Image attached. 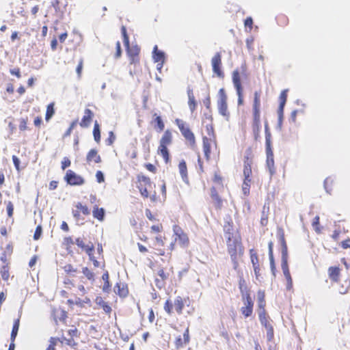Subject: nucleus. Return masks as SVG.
I'll return each instance as SVG.
<instances>
[{"instance_id":"obj_1","label":"nucleus","mask_w":350,"mask_h":350,"mask_svg":"<svg viewBox=\"0 0 350 350\" xmlns=\"http://www.w3.org/2000/svg\"><path fill=\"white\" fill-rule=\"evenodd\" d=\"M223 230L226 240V251L230 256L233 269L239 271V262L245 252L241 233L239 230L234 228V223L230 218L225 221Z\"/></svg>"},{"instance_id":"obj_2","label":"nucleus","mask_w":350,"mask_h":350,"mask_svg":"<svg viewBox=\"0 0 350 350\" xmlns=\"http://www.w3.org/2000/svg\"><path fill=\"white\" fill-rule=\"evenodd\" d=\"M254 163V154L252 148L249 147L245 150L243 157V179L241 185V191L243 194L247 197L250 193V188L252 183V165Z\"/></svg>"},{"instance_id":"obj_3","label":"nucleus","mask_w":350,"mask_h":350,"mask_svg":"<svg viewBox=\"0 0 350 350\" xmlns=\"http://www.w3.org/2000/svg\"><path fill=\"white\" fill-rule=\"evenodd\" d=\"M64 271L68 275V278L64 280V284L66 288L72 289L73 287H77L78 290L81 293V295L86 293V290L83 286V277L79 278H74L75 273L77 272V269L75 268L72 265L67 264L63 267Z\"/></svg>"},{"instance_id":"obj_4","label":"nucleus","mask_w":350,"mask_h":350,"mask_svg":"<svg viewBox=\"0 0 350 350\" xmlns=\"http://www.w3.org/2000/svg\"><path fill=\"white\" fill-rule=\"evenodd\" d=\"M121 33L123 38V42L126 49L129 63L135 66L139 64L140 48L137 46H130L129 37L127 34L126 28L122 25L121 27Z\"/></svg>"},{"instance_id":"obj_5","label":"nucleus","mask_w":350,"mask_h":350,"mask_svg":"<svg viewBox=\"0 0 350 350\" xmlns=\"http://www.w3.org/2000/svg\"><path fill=\"white\" fill-rule=\"evenodd\" d=\"M175 124L184 137L186 144L190 148L196 149L197 148L196 138L189 124L181 119H176Z\"/></svg>"},{"instance_id":"obj_6","label":"nucleus","mask_w":350,"mask_h":350,"mask_svg":"<svg viewBox=\"0 0 350 350\" xmlns=\"http://www.w3.org/2000/svg\"><path fill=\"white\" fill-rule=\"evenodd\" d=\"M154 271L156 273L154 284L159 289L165 288L166 282L174 275V267L172 265L165 267H158Z\"/></svg>"},{"instance_id":"obj_7","label":"nucleus","mask_w":350,"mask_h":350,"mask_svg":"<svg viewBox=\"0 0 350 350\" xmlns=\"http://www.w3.org/2000/svg\"><path fill=\"white\" fill-rule=\"evenodd\" d=\"M172 133L170 129H167L164 131L161 138L159 140L157 153L163 157L165 163H167L170 161V152L167 149V146L172 144Z\"/></svg>"},{"instance_id":"obj_8","label":"nucleus","mask_w":350,"mask_h":350,"mask_svg":"<svg viewBox=\"0 0 350 350\" xmlns=\"http://www.w3.org/2000/svg\"><path fill=\"white\" fill-rule=\"evenodd\" d=\"M277 235L282 246V269L285 278L291 276L287 265L288 247L285 240L284 232L282 228L278 229Z\"/></svg>"},{"instance_id":"obj_9","label":"nucleus","mask_w":350,"mask_h":350,"mask_svg":"<svg viewBox=\"0 0 350 350\" xmlns=\"http://www.w3.org/2000/svg\"><path fill=\"white\" fill-rule=\"evenodd\" d=\"M219 98L217 100V107L219 113L224 117L229 118L230 112L228 110L227 95L224 88L219 89L218 92Z\"/></svg>"},{"instance_id":"obj_10","label":"nucleus","mask_w":350,"mask_h":350,"mask_svg":"<svg viewBox=\"0 0 350 350\" xmlns=\"http://www.w3.org/2000/svg\"><path fill=\"white\" fill-rule=\"evenodd\" d=\"M232 79L234 86L235 88L237 94L238 96V105H243V90L241 85V80L240 73L238 70L232 72Z\"/></svg>"},{"instance_id":"obj_11","label":"nucleus","mask_w":350,"mask_h":350,"mask_svg":"<svg viewBox=\"0 0 350 350\" xmlns=\"http://www.w3.org/2000/svg\"><path fill=\"white\" fill-rule=\"evenodd\" d=\"M242 300L244 306L240 309L245 318L250 317L253 313L254 301L249 293L242 294Z\"/></svg>"},{"instance_id":"obj_12","label":"nucleus","mask_w":350,"mask_h":350,"mask_svg":"<svg viewBox=\"0 0 350 350\" xmlns=\"http://www.w3.org/2000/svg\"><path fill=\"white\" fill-rule=\"evenodd\" d=\"M152 183L150 178L148 176L142 175L137 177V188L139 190L141 195L144 198L149 197L148 189L151 187Z\"/></svg>"},{"instance_id":"obj_13","label":"nucleus","mask_w":350,"mask_h":350,"mask_svg":"<svg viewBox=\"0 0 350 350\" xmlns=\"http://www.w3.org/2000/svg\"><path fill=\"white\" fill-rule=\"evenodd\" d=\"M64 180L67 184L72 186H80L85 183L84 178L71 170L66 171Z\"/></svg>"},{"instance_id":"obj_14","label":"nucleus","mask_w":350,"mask_h":350,"mask_svg":"<svg viewBox=\"0 0 350 350\" xmlns=\"http://www.w3.org/2000/svg\"><path fill=\"white\" fill-rule=\"evenodd\" d=\"M173 230L175 235V241H178V244L183 247H187L189 244V239L187 234L178 226H174Z\"/></svg>"},{"instance_id":"obj_15","label":"nucleus","mask_w":350,"mask_h":350,"mask_svg":"<svg viewBox=\"0 0 350 350\" xmlns=\"http://www.w3.org/2000/svg\"><path fill=\"white\" fill-rule=\"evenodd\" d=\"M165 237L161 235L155 237L154 243L152 246L150 247L152 250V253L156 256H164L165 254V250L163 248L165 245Z\"/></svg>"},{"instance_id":"obj_16","label":"nucleus","mask_w":350,"mask_h":350,"mask_svg":"<svg viewBox=\"0 0 350 350\" xmlns=\"http://www.w3.org/2000/svg\"><path fill=\"white\" fill-rule=\"evenodd\" d=\"M213 146L217 148V139L213 137H202V147L204 157L207 161L211 158V148Z\"/></svg>"},{"instance_id":"obj_17","label":"nucleus","mask_w":350,"mask_h":350,"mask_svg":"<svg viewBox=\"0 0 350 350\" xmlns=\"http://www.w3.org/2000/svg\"><path fill=\"white\" fill-rule=\"evenodd\" d=\"M211 64L213 72L219 78H223L224 74L221 70V55L219 52L216 53L211 59Z\"/></svg>"},{"instance_id":"obj_18","label":"nucleus","mask_w":350,"mask_h":350,"mask_svg":"<svg viewBox=\"0 0 350 350\" xmlns=\"http://www.w3.org/2000/svg\"><path fill=\"white\" fill-rule=\"evenodd\" d=\"M90 202L94 204L93 210H92V215L93 217L98 220L99 221H103L105 219V211L103 208H99L96 202H98L96 196L95 195H90Z\"/></svg>"},{"instance_id":"obj_19","label":"nucleus","mask_w":350,"mask_h":350,"mask_svg":"<svg viewBox=\"0 0 350 350\" xmlns=\"http://www.w3.org/2000/svg\"><path fill=\"white\" fill-rule=\"evenodd\" d=\"M190 342V335H189V325L186 327L184 330L183 336H178L175 338L174 340V346L176 349H180L189 344Z\"/></svg>"},{"instance_id":"obj_20","label":"nucleus","mask_w":350,"mask_h":350,"mask_svg":"<svg viewBox=\"0 0 350 350\" xmlns=\"http://www.w3.org/2000/svg\"><path fill=\"white\" fill-rule=\"evenodd\" d=\"M250 257L256 278L258 280L260 275L259 259L256 252L254 249L250 250Z\"/></svg>"},{"instance_id":"obj_21","label":"nucleus","mask_w":350,"mask_h":350,"mask_svg":"<svg viewBox=\"0 0 350 350\" xmlns=\"http://www.w3.org/2000/svg\"><path fill=\"white\" fill-rule=\"evenodd\" d=\"M75 208L76 209L72 210V215L77 221L81 219V213L85 216L90 214V211L88 207L81 202L77 203Z\"/></svg>"},{"instance_id":"obj_22","label":"nucleus","mask_w":350,"mask_h":350,"mask_svg":"<svg viewBox=\"0 0 350 350\" xmlns=\"http://www.w3.org/2000/svg\"><path fill=\"white\" fill-rule=\"evenodd\" d=\"M260 91H255L252 104V116L260 117Z\"/></svg>"},{"instance_id":"obj_23","label":"nucleus","mask_w":350,"mask_h":350,"mask_svg":"<svg viewBox=\"0 0 350 350\" xmlns=\"http://www.w3.org/2000/svg\"><path fill=\"white\" fill-rule=\"evenodd\" d=\"M75 243L79 247L81 248L86 252L90 260H92V252L94 250V246L93 243H90V244L85 245L83 240L80 237L75 239Z\"/></svg>"},{"instance_id":"obj_24","label":"nucleus","mask_w":350,"mask_h":350,"mask_svg":"<svg viewBox=\"0 0 350 350\" xmlns=\"http://www.w3.org/2000/svg\"><path fill=\"white\" fill-rule=\"evenodd\" d=\"M189 301V297H183L181 296H177L174 301V307L178 314H181L183 313V310L185 308V305Z\"/></svg>"},{"instance_id":"obj_25","label":"nucleus","mask_w":350,"mask_h":350,"mask_svg":"<svg viewBox=\"0 0 350 350\" xmlns=\"http://www.w3.org/2000/svg\"><path fill=\"white\" fill-rule=\"evenodd\" d=\"M94 118V113L90 110V109H85L84 111V115L79 122V125L82 128H87L88 127Z\"/></svg>"},{"instance_id":"obj_26","label":"nucleus","mask_w":350,"mask_h":350,"mask_svg":"<svg viewBox=\"0 0 350 350\" xmlns=\"http://www.w3.org/2000/svg\"><path fill=\"white\" fill-rule=\"evenodd\" d=\"M151 124L153 126L154 130L158 133H161L164 130L165 124L161 117L156 113L153 114V119L151 121Z\"/></svg>"},{"instance_id":"obj_27","label":"nucleus","mask_w":350,"mask_h":350,"mask_svg":"<svg viewBox=\"0 0 350 350\" xmlns=\"http://www.w3.org/2000/svg\"><path fill=\"white\" fill-rule=\"evenodd\" d=\"M340 269L338 266H332L328 268L327 273L329 278L333 282H338L340 277Z\"/></svg>"},{"instance_id":"obj_28","label":"nucleus","mask_w":350,"mask_h":350,"mask_svg":"<svg viewBox=\"0 0 350 350\" xmlns=\"http://www.w3.org/2000/svg\"><path fill=\"white\" fill-rule=\"evenodd\" d=\"M211 197L213 200L215 208L221 209L223 205V201L215 187H212L211 188Z\"/></svg>"},{"instance_id":"obj_29","label":"nucleus","mask_w":350,"mask_h":350,"mask_svg":"<svg viewBox=\"0 0 350 350\" xmlns=\"http://www.w3.org/2000/svg\"><path fill=\"white\" fill-rule=\"evenodd\" d=\"M51 5L53 8H54L56 14L62 17L65 11L66 8L67 6V2L66 1L64 3H62L59 0H53L51 2Z\"/></svg>"},{"instance_id":"obj_30","label":"nucleus","mask_w":350,"mask_h":350,"mask_svg":"<svg viewBox=\"0 0 350 350\" xmlns=\"http://www.w3.org/2000/svg\"><path fill=\"white\" fill-rule=\"evenodd\" d=\"M67 304L69 306L72 307L76 305L81 308L84 307L85 304H88L89 306L91 305V300L89 297H85L84 299H81L80 298H76L75 300L69 299L67 300Z\"/></svg>"},{"instance_id":"obj_31","label":"nucleus","mask_w":350,"mask_h":350,"mask_svg":"<svg viewBox=\"0 0 350 350\" xmlns=\"http://www.w3.org/2000/svg\"><path fill=\"white\" fill-rule=\"evenodd\" d=\"M252 128L255 140H258L260 137V117L252 116Z\"/></svg>"},{"instance_id":"obj_32","label":"nucleus","mask_w":350,"mask_h":350,"mask_svg":"<svg viewBox=\"0 0 350 350\" xmlns=\"http://www.w3.org/2000/svg\"><path fill=\"white\" fill-rule=\"evenodd\" d=\"M258 317L261 324L269 329V331L271 332V335L272 336L273 332V327L269 323L265 309L258 310Z\"/></svg>"},{"instance_id":"obj_33","label":"nucleus","mask_w":350,"mask_h":350,"mask_svg":"<svg viewBox=\"0 0 350 350\" xmlns=\"http://www.w3.org/2000/svg\"><path fill=\"white\" fill-rule=\"evenodd\" d=\"M86 161L88 163H99L101 162V157L96 149H91L86 155Z\"/></svg>"},{"instance_id":"obj_34","label":"nucleus","mask_w":350,"mask_h":350,"mask_svg":"<svg viewBox=\"0 0 350 350\" xmlns=\"http://www.w3.org/2000/svg\"><path fill=\"white\" fill-rule=\"evenodd\" d=\"M116 293L121 297H126L129 294L127 285L123 282H117L115 285Z\"/></svg>"},{"instance_id":"obj_35","label":"nucleus","mask_w":350,"mask_h":350,"mask_svg":"<svg viewBox=\"0 0 350 350\" xmlns=\"http://www.w3.org/2000/svg\"><path fill=\"white\" fill-rule=\"evenodd\" d=\"M95 303L97 306L101 308L107 314H110L111 313V307L103 299L102 297L97 296L95 298Z\"/></svg>"},{"instance_id":"obj_36","label":"nucleus","mask_w":350,"mask_h":350,"mask_svg":"<svg viewBox=\"0 0 350 350\" xmlns=\"http://www.w3.org/2000/svg\"><path fill=\"white\" fill-rule=\"evenodd\" d=\"M152 57L154 62H158L161 65V66H163L165 62V54L163 52L158 50V47L157 45H155L154 47Z\"/></svg>"},{"instance_id":"obj_37","label":"nucleus","mask_w":350,"mask_h":350,"mask_svg":"<svg viewBox=\"0 0 350 350\" xmlns=\"http://www.w3.org/2000/svg\"><path fill=\"white\" fill-rule=\"evenodd\" d=\"M178 170L184 182L189 183L187 163L184 160L179 162Z\"/></svg>"},{"instance_id":"obj_38","label":"nucleus","mask_w":350,"mask_h":350,"mask_svg":"<svg viewBox=\"0 0 350 350\" xmlns=\"http://www.w3.org/2000/svg\"><path fill=\"white\" fill-rule=\"evenodd\" d=\"M269 213V206L265 204L262 209L260 224L262 226H266L268 224V217Z\"/></svg>"},{"instance_id":"obj_39","label":"nucleus","mask_w":350,"mask_h":350,"mask_svg":"<svg viewBox=\"0 0 350 350\" xmlns=\"http://www.w3.org/2000/svg\"><path fill=\"white\" fill-rule=\"evenodd\" d=\"M102 279L104 281V284L102 290L104 293H109L111 291V285L109 282V275L108 271H105L103 275Z\"/></svg>"},{"instance_id":"obj_40","label":"nucleus","mask_w":350,"mask_h":350,"mask_svg":"<svg viewBox=\"0 0 350 350\" xmlns=\"http://www.w3.org/2000/svg\"><path fill=\"white\" fill-rule=\"evenodd\" d=\"M257 295H258V306L259 310H265V306H266L265 291H258L257 293Z\"/></svg>"},{"instance_id":"obj_41","label":"nucleus","mask_w":350,"mask_h":350,"mask_svg":"<svg viewBox=\"0 0 350 350\" xmlns=\"http://www.w3.org/2000/svg\"><path fill=\"white\" fill-rule=\"evenodd\" d=\"M1 276L4 281H8L10 278V267L9 263L3 265L0 269Z\"/></svg>"},{"instance_id":"obj_42","label":"nucleus","mask_w":350,"mask_h":350,"mask_svg":"<svg viewBox=\"0 0 350 350\" xmlns=\"http://www.w3.org/2000/svg\"><path fill=\"white\" fill-rule=\"evenodd\" d=\"M93 135L95 142L99 143L100 142V129L97 121H95L94 124Z\"/></svg>"},{"instance_id":"obj_43","label":"nucleus","mask_w":350,"mask_h":350,"mask_svg":"<svg viewBox=\"0 0 350 350\" xmlns=\"http://www.w3.org/2000/svg\"><path fill=\"white\" fill-rule=\"evenodd\" d=\"M19 325H20V319H17L14 321L12 332H11V342H14L15 338L17 336L18 329H19Z\"/></svg>"},{"instance_id":"obj_44","label":"nucleus","mask_w":350,"mask_h":350,"mask_svg":"<svg viewBox=\"0 0 350 350\" xmlns=\"http://www.w3.org/2000/svg\"><path fill=\"white\" fill-rule=\"evenodd\" d=\"M75 243V241H74L71 237H64L62 244L67 251L70 252Z\"/></svg>"},{"instance_id":"obj_45","label":"nucleus","mask_w":350,"mask_h":350,"mask_svg":"<svg viewBox=\"0 0 350 350\" xmlns=\"http://www.w3.org/2000/svg\"><path fill=\"white\" fill-rule=\"evenodd\" d=\"M266 154L267 156H273V153L271 146V135L269 133L266 134L265 137Z\"/></svg>"},{"instance_id":"obj_46","label":"nucleus","mask_w":350,"mask_h":350,"mask_svg":"<svg viewBox=\"0 0 350 350\" xmlns=\"http://www.w3.org/2000/svg\"><path fill=\"white\" fill-rule=\"evenodd\" d=\"M276 21H277L278 24L282 27H284V26L287 25L288 23V17L283 14H278L276 16Z\"/></svg>"},{"instance_id":"obj_47","label":"nucleus","mask_w":350,"mask_h":350,"mask_svg":"<svg viewBox=\"0 0 350 350\" xmlns=\"http://www.w3.org/2000/svg\"><path fill=\"white\" fill-rule=\"evenodd\" d=\"M82 273H83V275L85 276V278L88 280L91 281L92 282H93L94 281L95 274L90 269H89L87 267H83Z\"/></svg>"},{"instance_id":"obj_48","label":"nucleus","mask_w":350,"mask_h":350,"mask_svg":"<svg viewBox=\"0 0 350 350\" xmlns=\"http://www.w3.org/2000/svg\"><path fill=\"white\" fill-rule=\"evenodd\" d=\"M267 165L269 168L271 175L275 174L273 156H267Z\"/></svg>"},{"instance_id":"obj_49","label":"nucleus","mask_w":350,"mask_h":350,"mask_svg":"<svg viewBox=\"0 0 350 350\" xmlns=\"http://www.w3.org/2000/svg\"><path fill=\"white\" fill-rule=\"evenodd\" d=\"M55 113L54 103H50L48 105L46 111L45 119L49 121Z\"/></svg>"},{"instance_id":"obj_50","label":"nucleus","mask_w":350,"mask_h":350,"mask_svg":"<svg viewBox=\"0 0 350 350\" xmlns=\"http://www.w3.org/2000/svg\"><path fill=\"white\" fill-rule=\"evenodd\" d=\"M334 180L332 178H327L324 181V187L326 191L329 193L332 191V186L334 185Z\"/></svg>"},{"instance_id":"obj_51","label":"nucleus","mask_w":350,"mask_h":350,"mask_svg":"<svg viewBox=\"0 0 350 350\" xmlns=\"http://www.w3.org/2000/svg\"><path fill=\"white\" fill-rule=\"evenodd\" d=\"M287 90H284L282 91V92L280 94V105L279 107H281V108H284V105L286 104V100H287Z\"/></svg>"},{"instance_id":"obj_52","label":"nucleus","mask_w":350,"mask_h":350,"mask_svg":"<svg viewBox=\"0 0 350 350\" xmlns=\"http://www.w3.org/2000/svg\"><path fill=\"white\" fill-rule=\"evenodd\" d=\"M163 230V226L162 224L158 223L155 225H152L150 227V232L153 234H159Z\"/></svg>"},{"instance_id":"obj_53","label":"nucleus","mask_w":350,"mask_h":350,"mask_svg":"<svg viewBox=\"0 0 350 350\" xmlns=\"http://www.w3.org/2000/svg\"><path fill=\"white\" fill-rule=\"evenodd\" d=\"M206 132L207 135L204 136L205 137L216 138L214 128L212 124H207L206 126Z\"/></svg>"},{"instance_id":"obj_54","label":"nucleus","mask_w":350,"mask_h":350,"mask_svg":"<svg viewBox=\"0 0 350 350\" xmlns=\"http://www.w3.org/2000/svg\"><path fill=\"white\" fill-rule=\"evenodd\" d=\"M312 226L317 233L321 232V230L320 228V218L319 216H316L313 219Z\"/></svg>"},{"instance_id":"obj_55","label":"nucleus","mask_w":350,"mask_h":350,"mask_svg":"<svg viewBox=\"0 0 350 350\" xmlns=\"http://www.w3.org/2000/svg\"><path fill=\"white\" fill-rule=\"evenodd\" d=\"M27 122H28V117L27 116L20 119V123H19V126H18L20 131H24L28 129Z\"/></svg>"},{"instance_id":"obj_56","label":"nucleus","mask_w":350,"mask_h":350,"mask_svg":"<svg viewBox=\"0 0 350 350\" xmlns=\"http://www.w3.org/2000/svg\"><path fill=\"white\" fill-rule=\"evenodd\" d=\"M174 304L170 299H167L164 304V310L168 314H172L173 312Z\"/></svg>"},{"instance_id":"obj_57","label":"nucleus","mask_w":350,"mask_h":350,"mask_svg":"<svg viewBox=\"0 0 350 350\" xmlns=\"http://www.w3.org/2000/svg\"><path fill=\"white\" fill-rule=\"evenodd\" d=\"M6 210L8 216L11 218L14 214V204L11 201H8L6 203Z\"/></svg>"},{"instance_id":"obj_58","label":"nucleus","mask_w":350,"mask_h":350,"mask_svg":"<svg viewBox=\"0 0 350 350\" xmlns=\"http://www.w3.org/2000/svg\"><path fill=\"white\" fill-rule=\"evenodd\" d=\"M42 233V228L40 225H38L35 230L34 234H33V239L34 240H38Z\"/></svg>"},{"instance_id":"obj_59","label":"nucleus","mask_w":350,"mask_h":350,"mask_svg":"<svg viewBox=\"0 0 350 350\" xmlns=\"http://www.w3.org/2000/svg\"><path fill=\"white\" fill-rule=\"evenodd\" d=\"M58 340L59 339L57 338L51 337L49 340L50 344L46 350H55V347L57 345Z\"/></svg>"},{"instance_id":"obj_60","label":"nucleus","mask_w":350,"mask_h":350,"mask_svg":"<svg viewBox=\"0 0 350 350\" xmlns=\"http://www.w3.org/2000/svg\"><path fill=\"white\" fill-rule=\"evenodd\" d=\"M116 140V135H114L113 131L109 132V137L106 140L107 144L109 146H111Z\"/></svg>"},{"instance_id":"obj_61","label":"nucleus","mask_w":350,"mask_h":350,"mask_svg":"<svg viewBox=\"0 0 350 350\" xmlns=\"http://www.w3.org/2000/svg\"><path fill=\"white\" fill-rule=\"evenodd\" d=\"M122 55V49L120 46V41H117L116 43V53H115V57L119 58Z\"/></svg>"},{"instance_id":"obj_62","label":"nucleus","mask_w":350,"mask_h":350,"mask_svg":"<svg viewBox=\"0 0 350 350\" xmlns=\"http://www.w3.org/2000/svg\"><path fill=\"white\" fill-rule=\"evenodd\" d=\"M188 105H189V109L191 110V112H193L196 109V105H197V103L196 102V100H195V98H189L188 99Z\"/></svg>"},{"instance_id":"obj_63","label":"nucleus","mask_w":350,"mask_h":350,"mask_svg":"<svg viewBox=\"0 0 350 350\" xmlns=\"http://www.w3.org/2000/svg\"><path fill=\"white\" fill-rule=\"evenodd\" d=\"M347 285L345 287L343 285H342L339 288H338V291L340 294L342 295H344V294H346L347 293H348L349 288H350V282H347Z\"/></svg>"},{"instance_id":"obj_64","label":"nucleus","mask_w":350,"mask_h":350,"mask_svg":"<svg viewBox=\"0 0 350 350\" xmlns=\"http://www.w3.org/2000/svg\"><path fill=\"white\" fill-rule=\"evenodd\" d=\"M244 25L245 27H248L250 30L252 29L253 25V19L252 17H247L244 21Z\"/></svg>"}]
</instances>
